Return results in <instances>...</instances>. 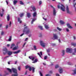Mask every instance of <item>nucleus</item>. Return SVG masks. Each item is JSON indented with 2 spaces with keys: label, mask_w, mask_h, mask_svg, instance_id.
Returning a JSON list of instances; mask_svg holds the SVG:
<instances>
[{
  "label": "nucleus",
  "mask_w": 76,
  "mask_h": 76,
  "mask_svg": "<svg viewBox=\"0 0 76 76\" xmlns=\"http://www.w3.org/2000/svg\"><path fill=\"white\" fill-rule=\"evenodd\" d=\"M23 32L24 33L26 32V34H29L31 33V30L28 28V27L27 26L25 27L23 31Z\"/></svg>",
  "instance_id": "nucleus-1"
},
{
  "label": "nucleus",
  "mask_w": 76,
  "mask_h": 76,
  "mask_svg": "<svg viewBox=\"0 0 76 76\" xmlns=\"http://www.w3.org/2000/svg\"><path fill=\"white\" fill-rule=\"evenodd\" d=\"M12 70L13 73H15V74H12L11 76H18V73L17 69L14 68H12Z\"/></svg>",
  "instance_id": "nucleus-2"
},
{
  "label": "nucleus",
  "mask_w": 76,
  "mask_h": 76,
  "mask_svg": "<svg viewBox=\"0 0 76 76\" xmlns=\"http://www.w3.org/2000/svg\"><path fill=\"white\" fill-rule=\"evenodd\" d=\"M58 8L61 9V10L63 12H65V7L63 4H61V6H60V4L58 5Z\"/></svg>",
  "instance_id": "nucleus-3"
},
{
  "label": "nucleus",
  "mask_w": 76,
  "mask_h": 76,
  "mask_svg": "<svg viewBox=\"0 0 76 76\" xmlns=\"http://www.w3.org/2000/svg\"><path fill=\"white\" fill-rule=\"evenodd\" d=\"M50 7H52L53 8V15L54 16H56V13H57V12H56V10L55 9V8L53 7V6L52 5H50Z\"/></svg>",
  "instance_id": "nucleus-4"
},
{
  "label": "nucleus",
  "mask_w": 76,
  "mask_h": 76,
  "mask_svg": "<svg viewBox=\"0 0 76 76\" xmlns=\"http://www.w3.org/2000/svg\"><path fill=\"white\" fill-rule=\"evenodd\" d=\"M8 50L7 48H4L3 49V52L4 55H5L7 53Z\"/></svg>",
  "instance_id": "nucleus-5"
},
{
  "label": "nucleus",
  "mask_w": 76,
  "mask_h": 76,
  "mask_svg": "<svg viewBox=\"0 0 76 76\" xmlns=\"http://www.w3.org/2000/svg\"><path fill=\"white\" fill-rule=\"evenodd\" d=\"M66 53H71L72 52V49L70 48H67L66 50Z\"/></svg>",
  "instance_id": "nucleus-6"
},
{
  "label": "nucleus",
  "mask_w": 76,
  "mask_h": 76,
  "mask_svg": "<svg viewBox=\"0 0 76 76\" xmlns=\"http://www.w3.org/2000/svg\"><path fill=\"white\" fill-rule=\"evenodd\" d=\"M53 38L54 39H58V36L56 34H53Z\"/></svg>",
  "instance_id": "nucleus-7"
},
{
  "label": "nucleus",
  "mask_w": 76,
  "mask_h": 76,
  "mask_svg": "<svg viewBox=\"0 0 76 76\" xmlns=\"http://www.w3.org/2000/svg\"><path fill=\"white\" fill-rule=\"evenodd\" d=\"M40 44L41 45L43 48H44L45 47V43H44V42L42 41H40Z\"/></svg>",
  "instance_id": "nucleus-8"
},
{
  "label": "nucleus",
  "mask_w": 76,
  "mask_h": 76,
  "mask_svg": "<svg viewBox=\"0 0 76 76\" xmlns=\"http://www.w3.org/2000/svg\"><path fill=\"white\" fill-rule=\"evenodd\" d=\"M66 11L67 13L69 14L70 13V11H69V7H68V6H66Z\"/></svg>",
  "instance_id": "nucleus-9"
},
{
  "label": "nucleus",
  "mask_w": 76,
  "mask_h": 76,
  "mask_svg": "<svg viewBox=\"0 0 76 76\" xmlns=\"http://www.w3.org/2000/svg\"><path fill=\"white\" fill-rule=\"evenodd\" d=\"M31 7L33 11V12H35L36 11V8H35V7L33 6H31Z\"/></svg>",
  "instance_id": "nucleus-10"
},
{
  "label": "nucleus",
  "mask_w": 76,
  "mask_h": 76,
  "mask_svg": "<svg viewBox=\"0 0 76 76\" xmlns=\"http://www.w3.org/2000/svg\"><path fill=\"white\" fill-rule=\"evenodd\" d=\"M12 53H13V52L10 51H8L7 52V54L8 56H11L12 54Z\"/></svg>",
  "instance_id": "nucleus-11"
},
{
  "label": "nucleus",
  "mask_w": 76,
  "mask_h": 76,
  "mask_svg": "<svg viewBox=\"0 0 76 76\" xmlns=\"http://www.w3.org/2000/svg\"><path fill=\"white\" fill-rule=\"evenodd\" d=\"M67 26L68 27V28L69 29H73V27H72L70 25V24H69V23H67Z\"/></svg>",
  "instance_id": "nucleus-12"
},
{
  "label": "nucleus",
  "mask_w": 76,
  "mask_h": 76,
  "mask_svg": "<svg viewBox=\"0 0 76 76\" xmlns=\"http://www.w3.org/2000/svg\"><path fill=\"white\" fill-rule=\"evenodd\" d=\"M59 72L60 73H63V69L60 68L59 69Z\"/></svg>",
  "instance_id": "nucleus-13"
},
{
  "label": "nucleus",
  "mask_w": 76,
  "mask_h": 76,
  "mask_svg": "<svg viewBox=\"0 0 76 76\" xmlns=\"http://www.w3.org/2000/svg\"><path fill=\"white\" fill-rule=\"evenodd\" d=\"M7 70H8L9 72H10V73H12V70L10 69V68H7Z\"/></svg>",
  "instance_id": "nucleus-14"
},
{
  "label": "nucleus",
  "mask_w": 76,
  "mask_h": 76,
  "mask_svg": "<svg viewBox=\"0 0 76 76\" xmlns=\"http://www.w3.org/2000/svg\"><path fill=\"white\" fill-rule=\"evenodd\" d=\"M20 50H19L17 51H15L13 53L14 54H18V53H20Z\"/></svg>",
  "instance_id": "nucleus-15"
},
{
  "label": "nucleus",
  "mask_w": 76,
  "mask_h": 76,
  "mask_svg": "<svg viewBox=\"0 0 76 76\" xmlns=\"http://www.w3.org/2000/svg\"><path fill=\"white\" fill-rule=\"evenodd\" d=\"M37 12H35L33 14V17H34V18H35V16H37Z\"/></svg>",
  "instance_id": "nucleus-16"
},
{
  "label": "nucleus",
  "mask_w": 76,
  "mask_h": 76,
  "mask_svg": "<svg viewBox=\"0 0 76 76\" xmlns=\"http://www.w3.org/2000/svg\"><path fill=\"white\" fill-rule=\"evenodd\" d=\"M62 56H64L65 54V51H64V50H62Z\"/></svg>",
  "instance_id": "nucleus-17"
},
{
  "label": "nucleus",
  "mask_w": 76,
  "mask_h": 76,
  "mask_svg": "<svg viewBox=\"0 0 76 76\" xmlns=\"http://www.w3.org/2000/svg\"><path fill=\"white\" fill-rule=\"evenodd\" d=\"M18 3V0H14L13 1V4L14 5H16V3Z\"/></svg>",
  "instance_id": "nucleus-18"
},
{
  "label": "nucleus",
  "mask_w": 76,
  "mask_h": 76,
  "mask_svg": "<svg viewBox=\"0 0 76 76\" xmlns=\"http://www.w3.org/2000/svg\"><path fill=\"white\" fill-rule=\"evenodd\" d=\"M60 23L61 25H63L64 24V21H62V20H60Z\"/></svg>",
  "instance_id": "nucleus-19"
},
{
  "label": "nucleus",
  "mask_w": 76,
  "mask_h": 76,
  "mask_svg": "<svg viewBox=\"0 0 76 76\" xmlns=\"http://www.w3.org/2000/svg\"><path fill=\"white\" fill-rule=\"evenodd\" d=\"M24 15V13H20V17L22 18V17H23V16Z\"/></svg>",
  "instance_id": "nucleus-20"
},
{
  "label": "nucleus",
  "mask_w": 76,
  "mask_h": 76,
  "mask_svg": "<svg viewBox=\"0 0 76 76\" xmlns=\"http://www.w3.org/2000/svg\"><path fill=\"white\" fill-rule=\"evenodd\" d=\"M27 16L28 18H30V17H31V13H27Z\"/></svg>",
  "instance_id": "nucleus-21"
},
{
  "label": "nucleus",
  "mask_w": 76,
  "mask_h": 76,
  "mask_svg": "<svg viewBox=\"0 0 76 76\" xmlns=\"http://www.w3.org/2000/svg\"><path fill=\"white\" fill-rule=\"evenodd\" d=\"M32 68L33 73H34V72H35V68L34 67H32Z\"/></svg>",
  "instance_id": "nucleus-22"
},
{
  "label": "nucleus",
  "mask_w": 76,
  "mask_h": 76,
  "mask_svg": "<svg viewBox=\"0 0 76 76\" xmlns=\"http://www.w3.org/2000/svg\"><path fill=\"white\" fill-rule=\"evenodd\" d=\"M18 22H20V23H22V21L20 20V18H18Z\"/></svg>",
  "instance_id": "nucleus-23"
},
{
  "label": "nucleus",
  "mask_w": 76,
  "mask_h": 76,
  "mask_svg": "<svg viewBox=\"0 0 76 76\" xmlns=\"http://www.w3.org/2000/svg\"><path fill=\"white\" fill-rule=\"evenodd\" d=\"M14 46H15V45L14 43H13L11 45V46L10 48H12Z\"/></svg>",
  "instance_id": "nucleus-24"
},
{
  "label": "nucleus",
  "mask_w": 76,
  "mask_h": 76,
  "mask_svg": "<svg viewBox=\"0 0 76 76\" xmlns=\"http://www.w3.org/2000/svg\"><path fill=\"white\" fill-rule=\"evenodd\" d=\"M10 20V16H9V15H8L7 16V20L8 21H9Z\"/></svg>",
  "instance_id": "nucleus-25"
},
{
  "label": "nucleus",
  "mask_w": 76,
  "mask_h": 76,
  "mask_svg": "<svg viewBox=\"0 0 76 76\" xmlns=\"http://www.w3.org/2000/svg\"><path fill=\"white\" fill-rule=\"evenodd\" d=\"M37 61L38 59H36L34 61L32 62V63H36V62H37Z\"/></svg>",
  "instance_id": "nucleus-26"
},
{
  "label": "nucleus",
  "mask_w": 76,
  "mask_h": 76,
  "mask_svg": "<svg viewBox=\"0 0 76 76\" xmlns=\"http://www.w3.org/2000/svg\"><path fill=\"white\" fill-rule=\"evenodd\" d=\"M73 71L74 73H73V75H76V69H75V70H73Z\"/></svg>",
  "instance_id": "nucleus-27"
},
{
  "label": "nucleus",
  "mask_w": 76,
  "mask_h": 76,
  "mask_svg": "<svg viewBox=\"0 0 76 76\" xmlns=\"http://www.w3.org/2000/svg\"><path fill=\"white\" fill-rule=\"evenodd\" d=\"M35 18H32V20L31 22V24H33V23H34V22L35 21Z\"/></svg>",
  "instance_id": "nucleus-28"
},
{
  "label": "nucleus",
  "mask_w": 76,
  "mask_h": 76,
  "mask_svg": "<svg viewBox=\"0 0 76 76\" xmlns=\"http://www.w3.org/2000/svg\"><path fill=\"white\" fill-rule=\"evenodd\" d=\"M71 45H73V46H74V47H76V44L74 43H72Z\"/></svg>",
  "instance_id": "nucleus-29"
},
{
  "label": "nucleus",
  "mask_w": 76,
  "mask_h": 76,
  "mask_svg": "<svg viewBox=\"0 0 76 76\" xmlns=\"http://www.w3.org/2000/svg\"><path fill=\"white\" fill-rule=\"evenodd\" d=\"M30 66H29L28 65H27L26 66H25L26 69H29V68Z\"/></svg>",
  "instance_id": "nucleus-30"
},
{
  "label": "nucleus",
  "mask_w": 76,
  "mask_h": 76,
  "mask_svg": "<svg viewBox=\"0 0 76 76\" xmlns=\"http://www.w3.org/2000/svg\"><path fill=\"white\" fill-rule=\"evenodd\" d=\"M38 27L41 30H42L43 29V28H42V26H38Z\"/></svg>",
  "instance_id": "nucleus-31"
},
{
  "label": "nucleus",
  "mask_w": 76,
  "mask_h": 76,
  "mask_svg": "<svg viewBox=\"0 0 76 76\" xmlns=\"http://www.w3.org/2000/svg\"><path fill=\"white\" fill-rule=\"evenodd\" d=\"M9 74L8 73H7L6 74H4L3 75V76H6L7 75H9Z\"/></svg>",
  "instance_id": "nucleus-32"
},
{
  "label": "nucleus",
  "mask_w": 76,
  "mask_h": 76,
  "mask_svg": "<svg viewBox=\"0 0 76 76\" xmlns=\"http://www.w3.org/2000/svg\"><path fill=\"white\" fill-rule=\"evenodd\" d=\"M20 4L21 5H23V4H24V3H23V2L22 1H20Z\"/></svg>",
  "instance_id": "nucleus-33"
},
{
  "label": "nucleus",
  "mask_w": 76,
  "mask_h": 76,
  "mask_svg": "<svg viewBox=\"0 0 76 76\" xmlns=\"http://www.w3.org/2000/svg\"><path fill=\"white\" fill-rule=\"evenodd\" d=\"M45 28H46V29H48V26L47 25H45Z\"/></svg>",
  "instance_id": "nucleus-34"
},
{
  "label": "nucleus",
  "mask_w": 76,
  "mask_h": 76,
  "mask_svg": "<svg viewBox=\"0 0 76 76\" xmlns=\"http://www.w3.org/2000/svg\"><path fill=\"white\" fill-rule=\"evenodd\" d=\"M34 50H37V47H36V46L34 45Z\"/></svg>",
  "instance_id": "nucleus-35"
},
{
  "label": "nucleus",
  "mask_w": 76,
  "mask_h": 76,
  "mask_svg": "<svg viewBox=\"0 0 76 76\" xmlns=\"http://www.w3.org/2000/svg\"><path fill=\"white\" fill-rule=\"evenodd\" d=\"M57 29H58V31H61V28H59V27H57Z\"/></svg>",
  "instance_id": "nucleus-36"
},
{
  "label": "nucleus",
  "mask_w": 76,
  "mask_h": 76,
  "mask_svg": "<svg viewBox=\"0 0 76 76\" xmlns=\"http://www.w3.org/2000/svg\"><path fill=\"white\" fill-rule=\"evenodd\" d=\"M50 48H49V49L47 50V51L48 53H50Z\"/></svg>",
  "instance_id": "nucleus-37"
},
{
  "label": "nucleus",
  "mask_w": 76,
  "mask_h": 76,
  "mask_svg": "<svg viewBox=\"0 0 76 76\" xmlns=\"http://www.w3.org/2000/svg\"><path fill=\"white\" fill-rule=\"evenodd\" d=\"M28 69H29V71H31V70H32V68H31V66H30V67H29Z\"/></svg>",
  "instance_id": "nucleus-38"
},
{
  "label": "nucleus",
  "mask_w": 76,
  "mask_h": 76,
  "mask_svg": "<svg viewBox=\"0 0 76 76\" xmlns=\"http://www.w3.org/2000/svg\"><path fill=\"white\" fill-rule=\"evenodd\" d=\"M17 50V48L16 47H15L13 48V50Z\"/></svg>",
  "instance_id": "nucleus-39"
},
{
  "label": "nucleus",
  "mask_w": 76,
  "mask_h": 76,
  "mask_svg": "<svg viewBox=\"0 0 76 76\" xmlns=\"http://www.w3.org/2000/svg\"><path fill=\"white\" fill-rule=\"evenodd\" d=\"M59 66L58 65H56L55 66V69H57V68H58Z\"/></svg>",
  "instance_id": "nucleus-40"
},
{
  "label": "nucleus",
  "mask_w": 76,
  "mask_h": 76,
  "mask_svg": "<svg viewBox=\"0 0 76 76\" xmlns=\"http://www.w3.org/2000/svg\"><path fill=\"white\" fill-rule=\"evenodd\" d=\"M34 58H35V57H31V60L32 61H34Z\"/></svg>",
  "instance_id": "nucleus-41"
},
{
  "label": "nucleus",
  "mask_w": 76,
  "mask_h": 76,
  "mask_svg": "<svg viewBox=\"0 0 76 76\" xmlns=\"http://www.w3.org/2000/svg\"><path fill=\"white\" fill-rule=\"evenodd\" d=\"M40 73V76H43V75H42V74L41 73V72L40 71H39Z\"/></svg>",
  "instance_id": "nucleus-42"
},
{
  "label": "nucleus",
  "mask_w": 76,
  "mask_h": 76,
  "mask_svg": "<svg viewBox=\"0 0 76 76\" xmlns=\"http://www.w3.org/2000/svg\"><path fill=\"white\" fill-rule=\"evenodd\" d=\"M39 5H41V4H42V1H40L39 2Z\"/></svg>",
  "instance_id": "nucleus-43"
},
{
  "label": "nucleus",
  "mask_w": 76,
  "mask_h": 76,
  "mask_svg": "<svg viewBox=\"0 0 76 76\" xmlns=\"http://www.w3.org/2000/svg\"><path fill=\"white\" fill-rule=\"evenodd\" d=\"M3 14H4L3 13H2V14L1 13L0 16L1 17H2V16H3Z\"/></svg>",
  "instance_id": "nucleus-44"
},
{
  "label": "nucleus",
  "mask_w": 76,
  "mask_h": 76,
  "mask_svg": "<svg viewBox=\"0 0 76 76\" xmlns=\"http://www.w3.org/2000/svg\"><path fill=\"white\" fill-rule=\"evenodd\" d=\"M4 34V32L3 31H2L1 33V35H3Z\"/></svg>",
  "instance_id": "nucleus-45"
},
{
  "label": "nucleus",
  "mask_w": 76,
  "mask_h": 76,
  "mask_svg": "<svg viewBox=\"0 0 76 76\" xmlns=\"http://www.w3.org/2000/svg\"><path fill=\"white\" fill-rule=\"evenodd\" d=\"M18 70H19V71L20 70V66H18Z\"/></svg>",
  "instance_id": "nucleus-46"
},
{
  "label": "nucleus",
  "mask_w": 76,
  "mask_h": 76,
  "mask_svg": "<svg viewBox=\"0 0 76 76\" xmlns=\"http://www.w3.org/2000/svg\"><path fill=\"white\" fill-rule=\"evenodd\" d=\"M47 56H45L44 57L45 60H46V59H47Z\"/></svg>",
  "instance_id": "nucleus-47"
},
{
  "label": "nucleus",
  "mask_w": 76,
  "mask_h": 76,
  "mask_svg": "<svg viewBox=\"0 0 76 76\" xmlns=\"http://www.w3.org/2000/svg\"><path fill=\"white\" fill-rule=\"evenodd\" d=\"M39 55V56L41 58H42V57H41V55H40V53H37Z\"/></svg>",
  "instance_id": "nucleus-48"
},
{
  "label": "nucleus",
  "mask_w": 76,
  "mask_h": 76,
  "mask_svg": "<svg viewBox=\"0 0 76 76\" xmlns=\"http://www.w3.org/2000/svg\"><path fill=\"white\" fill-rule=\"evenodd\" d=\"M26 44V42H25L24 43V45H23V47H24V46Z\"/></svg>",
  "instance_id": "nucleus-49"
},
{
  "label": "nucleus",
  "mask_w": 76,
  "mask_h": 76,
  "mask_svg": "<svg viewBox=\"0 0 76 76\" xmlns=\"http://www.w3.org/2000/svg\"><path fill=\"white\" fill-rule=\"evenodd\" d=\"M66 29L67 32H69V30L68 28H66Z\"/></svg>",
  "instance_id": "nucleus-50"
},
{
  "label": "nucleus",
  "mask_w": 76,
  "mask_h": 76,
  "mask_svg": "<svg viewBox=\"0 0 76 76\" xmlns=\"http://www.w3.org/2000/svg\"><path fill=\"white\" fill-rule=\"evenodd\" d=\"M68 63L69 65H72V64L70 62H68Z\"/></svg>",
  "instance_id": "nucleus-51"
},
{
  "label": "nucleus",
  "mask_w": 76,
  "mask_h": 76,
  "mask_svg": "<svg viewBox=\"0 0 76 76\" xmlns=\"http://www.w3.org/2000/svg\"><path fill=\"white\" fill-rule=\"evenodd\" d=\"M28 39V38H26V39H25V41H27Z\"/></svg>",
  "instance_id": "nucleus-52"
},
{
  "label": "nucleus",
  "mask_w": 76,
  "mask_h": 76,
  "mask_svg": "<svg viewBox=\"0 0 76 76\" xmlns=\"http://www.w3.org/2000/svg\"><path fill=\"white\" fill-rule=\"evenodd\" d=\"M8 26H8V25H7L6 27V29H7L8 28Z\"/></svg>",
  "instance_id": "nucleus-53"
},
{
  "label": "nucleus",
  "mask_w": 76,
  "mask_h": 76,
  "mask_svg": "<svg viewBox=\"0 0 76 76\" xmlns=\"http://www.w3.org/2000/svg\"><path fill=\"white\" fill-rule=\"evenodd\" d=\"M24 33H23L22 34L20 35V37H22V36H23V35H24Z\"/></svg>",
  "instance_id": "nucleus-54"
},
{
  "label": "nucleus",
  "mask_w": 76,
  "mask_h": 76,
  "mask_svg": "<svg viewBox=\"0 0 76 76\" xmlns=\"http://www.w3.org/2000/svg\"><path fill=\"white\" fill-rule=\"evenodd\" d=\"M12 24V22L10 21V26H11V24Z\"/></svg>",
  "instance_id": "nucleus-55"
},
{
  "label": "nucleus",
  "mask_w": 76,
  "mask_h": 76,
  "mask_svg": "<svg viewBox=\"0 0 76 76\" xmlns=\"http://www.w3.org/2000/svg\"><path fill=\"white\" fill-rule=\"evenodd\" d=\"M52 45H53V46H55L56 44L53 43V44H52Z\"/></svg>",
  "instance_id": "nucleus-56"
},
{
  "label": "nucleus",
  "mask_w": 76,
  "mask_h": 76,
  "mask_svg": "<svg viewBox=\"0 0 76 76\" xmlns=\"http://www.w3.org/2000/svg\"><path fill=\"white\" fill-rule=\"evenodd\" d=\"M56 76H60V75L59 74H56Z\"/></svg>",
  "instance_id": "nucleus-57"
},
{
  "label": "nucleus",
  "mask_w": 76,
  "mask_h": 76,
  "mask_svg": "<svg viewBox=\"0 0 76 76\" xmlns=\"http://www.w3.org/2000/svg\"><path fill=\"white\" fill-rule=\"evenodd\" d=\"M74 52L75 53H76V48H75V49H74Z\"/></svg>",
  "instance_id": "nucleus-58"
},
{
  "label": "nucleus",
  "mask_w": 76,
  "mask_h": 76,
  "mask_svg": "<svg viewBox=\"0 0 76 76\" xmlns=\"http://www.w3.org/2000/svg\"><path fill=\"white\" fill-rule=\"evenodd\" d=\"M39 37H42V34H40L39 35Z\"/></svg>",
  "instance_id": "nucleus-59"
},
{
  "label": "nucleus",
  "mask_w": 76,
  "mask_h": 76,
  "mask_svg": "<svg viewBox=\"0 0 76 76\" xmlns=\"http://www.w3.org/2000/svg\"><path fill=\"white\" fill-rule=\"evenodd\" d=\"M8 40L9 41H12V39H10L9 38L8 39Z\"/></svg>",
  "instance_id": "nucleus-60"
},
{
  "label": "nucleus",
  "mask_w": 76,
  "mask_h": 76,
  "mask_svg": "<svg viewBox=\"0 0 76 76\" xmlns=\"http://www.w3.org/2000/svg\"><path fill=\"white\" fill-rule=\"evenodd\" d=\"M51 75H50L49 74H47L46 75V76H50Z\"/></svg>",
  "instance_id": "nucleus-61"
},
{
  "label": "nucleus",
  "mask_w": 76,
  "mask_h": 76,
  "mask_svg": "<svg viewBox=\"0 0 76 76\" xmlns=\"http://www.w3.org/2000/svg\"><path fill=\"white\" fill-rule=\"evenodd\" d=\"M9 56H6L4 58V59H5L6 58H7V57H9Z\"/></svg>",
  "instance_id": "nucleus-62"
},
{
  "label": "nucleus",
  "mask_w": 76,
  "mask_h": 76,
  "mask_svg": "<svg viewBox=\"0 0 76 76\" xmlns=\"http://www.w3.org/2000/svg\"><path fill=\"white\" fill-rule=\"evenodd\" d=\"M76 5V3H75V4H74V7H75Z\"/></svg>",
  "instance_id": "nucleus-63"
},
{
  "label": "nucleus",
  "mask_w": 76,
  "mask_h": 76,
  "mask_svg": "<svg viewBox=\"0 0 76 76\" xmlns=\"http://www.w3.org/2000/svg\"><path fill=\"white\" fill-rule=\"evenodd\" d=\"M50 73L51 74H52V73H53V72H52V71H50Z\"/></svg>",
  "instance_id": "nucleus-64"
}]
</instances>
